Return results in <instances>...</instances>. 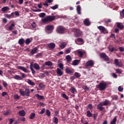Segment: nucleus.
<instances>
[{
  "mask_svg": "<svg viewBox=\"0 0 124 124\" xmlns=\"http://www.w3.org/2000/svg\"><path fill=\"white\" fill-rule=\"evenodd\" d=\"M97 115H98L97 113H94L93 114V119L94 120H96L97 119Z\"/></svg>",
  "mask_w": 124,
  "mask_h": 124,
  "instance_id": "56",
  "label": "nucleus"
},
{
  "mask_svg": "<svg viewBox=\"0 0 124 124\" xmlns=\"http://www.w3.org/2000/svg\"><path fill=\"white\" fill-rule=\"evenodd\" d=\"M110 104L111 103L110 102V101L108 100H105L103 102H100V105L102 106H108V105H110Z\"/></svg>",
  "mask_w": 124,
  "mask_h": 124,
  "instance_id": "11",
  "label": "nucleus"
},
{
  "mask_svg": "<svg viewBox=\"0 0 124 124\" xmlns=\"http://www.w3.org/2000/svg\"><path fill=\"white\" fill-rule=\"evenodd\" d=\"M2 84L4 88L7 87V83L5 82V81H2Z\"/></svg>",
  "mask_w": 124,
  "mask_h": 124,
  "instance_id": "57",
  "label": "nucleus"
},
{
  "mask_svg": "<svg viewBox=\"0 0 124 124\" xmlns=\"http://www.w3.org/2000/svg\"><path fill=\"white\" fill-rule=\"evenodd\" d=\"M74 34L76 37H80L83 34V32L80 30L78 29V28H74Z\"/></svg>",
  "mask_w": 124,
  "mask_h": 124,
  "instance_id": "7",
  "label": "nucleus"
},
{
  "mask_svg": "<svg viewBox=\"0 0 124 124\" xmlns=\"http://www.w3.org/2000/svg\"><path fill=\"white\" fill-rule=\"evenodd\" d=\"M14 99L19 100V99H20V96L18 95V94H16L14 95Z\"/></svg>",
  "mask_w": 124,
  "mask_h": 124,
  "instance_id": "50",
  "label": "nucleus"
},
{
  "mask_svg": "<svg viewBox=\"0 0 124 124\" xmlns=\"http://www.w3.org/2000/svg\"><path fill=\"white\" fill-rule=\"evenodd\" d=\"M45 65L46 66H52L53 63L50 62V61H48L47 62H45Z\"/></svg>",
  "mask_w": 124,
  "mask_h": 124,
  "instance_id": "33",
  "label": "nucleus"
},
{
  "mask_svg": "<svg viewBox=\"0 0 124 124\" xmlns=\"http://www.w3.org/2000/svg\"><path fill=\"white\" fill-rule=\"evenodd\" d=\"M46 115L48 116L49 117L51 115V112L49 109H46Z\"/></svg>",
  "mask_w": 124,
  "mask_h": 124,
  "instance_id": "43",
  "label": "nucleus"
},
{
  "mask_svg": "<svg viewBox=\"0 0 124 124\" xmlns=\"http://www.w3.org/2000/svg\"><path fill=\"white\" fill-rule=\"evenodd\" d=\"M15 26V24L14 23H12L11 25L8 27V31H12L13 30V28Z\"/></svg>",
  "mask_w": 124,
  "mask_h": 124,
  "instance_id": "28",
  "label": "nucleus"
},
{
  "mask_svg": "<svg viewBox=\"0 0 124 124\" xmlns=\"http://www.w3.org/2000/svg\"><path fill=\"white\" fill-rule=\"evenodd\" d=\"M77 52L78 53V57L80 58H82L84 56V53L83 52L81 51V50H77Z\"/></svg>",
  "mask_w": 124,
  "mask_h": 124,
  "instance_id": "19",
  "label": "nucleus"
},
{
  "mask_svg": "<svg viewBox=\"0 0 124 124\" xmlns=\"http://www.w3.org/2000/svg\"><path fill=\"white\" fill-rule=\"evenodd\" d=\"M7 93L6 92H3V93H2V96L7 95Z\"/></svg>",
  "mask_w": 124,
  "mask_h": 124,
  "instance_id": "64",
  "label": "nucleus"
},
{
  "mask_svg": "<svg viewBox=\"0 0 124 124\" xmlns=\"http://www.w3.org/2000/svg\"><path fill=\"white\" fill-rule=\"evenodd\" d=\"M17 69H20L21 70H22L23 72H26L27 73L28 72V70L26 68L24 67L23 66H18L17 67Z\"/></svg>",
  "mask_w": 124,
  "mask_h": 124,
  "instance_id": "17",
  "label": "nucleus"
},
{
  "mask_svg": "<svg viewBox=\"0 0 124 124\" xmlns=\"http://www.w3.org/2000/svg\"><path fill=\"white\" fill-rule=\"evenodd\" d=\"M25 40L24 38H20L18 41V44L19 45L22 46L24 44Z\"/></svg>",
  "mask_w": 124,
  "mask_h": 124,
  "instance_id": "25",
  "label": "nucleus"
},
{
  "mask_svg": "<svg viewBox=\"0 0 124 124\" xmlns=\"http://www.w3.org/2000/svg\"><path fill=\"white\" fill-rule=\"evenodd\" d=\"M70 91L71 93H73V94H75V93L77 92L76 89L75 87H71L70 89Z\"/></svg>",
  "mask_w": 124,
  "mask_h": 124,
  "instance_id": "34",
  "label": "nucleus"
},
{
  "mask_svg": "<svg viewBox=\"0 0 124 124\" xmlns=\"http://www.w3.org/2000/svg\"><path fill=\"white\" fill-rule=\"evenodd\" d=\"M119 50L121 51V52H124V47H119Z\"/></svg>",
  "mask_w": 124,
  "mask_h": 124,
  "instance_id": "55",
  "label": "nucleus"
},
{
  "mask_svg": "<svg viewBox=\"0 0 124 124\" xmlns=\"http://www.w3.org/2000/svg\"><path fill=\"white\" fill-rule=\"evenodd\" d=\"M123 90H124V88L122 87L121 86H120L118 87V90L119 92H122Z\"/></svg>",
  "mask_w": 124,
  "mask_h": 124,
  "instance_id": "59",
  "label": "nucleus"
},
{
  "mask_svg": "<svg viewBox=\"0 0 124 124\" xmlns=\"http://www.w3.org/2000/svg\"><path fill=\"white\" fill-rule=\"evenodd\" d=\"M39 87L40 88L42 89L45 88V85L43 83H40Z\"/></svg>",
  "mask_w": 124,
  "mask_h": 124,
  "instance_id": "46",
  "label": "nucleus"
},
{
  "mask_svg": "<svg viewBox=\"0 0 124 124\" xmlns=\"http://www.w3.org/2000/svg\"><path fill=\"white\" fill-rule=\"evenodd\" d=\"M80 60L76 59L75 60L73 61L72 62V64L74 66H77V65L79 64L80 63Z\"/></svg>",
  "mask_w": 124,
  "mask_h": 124,
  "instance_id": "20",
  "label": "nucleus"
},
{
  "mask_svg": "<svg viewBox=\"0 0 124 124\" xmlns=\"http://www.w3.org/2000/svg\"><path fill=\"white\" fill-rule=\"evenodd\" d=\"M34 68L36 69V70H38L39 69H40V67L38 63H34Z\"/></svg>",
  "mask_w": 124,
  "mask_h": 124,
  "instance_id": "27",
  "label": "nucleus"
},
{
  "mask_svg": "<svg viewBox=\"0 0 124 124\" xmlns=\"http://www.w3.org/2000/svg\"><path fill=\"white\" fill-rule=\"evenodd\" d=\"M38 48L37 47H35L33 49H32L31 51V54H32V55H33V54H36L37 51H38Z\"/></svg>",
  "mask_w": 124,
  "mask_h": 124,
  "instance_id": "18",
  "label": "nucleus"
},
{
  "mask_svg": "<svg viewBox=\"0 0 124 124\" xmlns=\"http://www.w3.org/2000/svg\"><path fill=\"white\" fill-rule=\"evenodd\" d=\"M18 115H20L22 117L25 116L26 115L25 111H24V109H22L21 110L19 111L18 112Z\"/></svg>",
  "mask_w": 124,
  "mask_h": 124,
  "instance_id": "22",
  "label": "nucleus"
},
{
  "mask_svg": "<svg viewBox=\"0 0 124 124\" xmlns=\"http://www.w3.org/2000/svg\"><path fill=\"white\" fill-rule=\"evenodd\" d=\"M31 41L30 38H27L25 41V44H26V45H29V44H31Z\"/></svg>",
  "mask_w": 124,
  "mask_h": 124,
  "instance_id": "36",
  "label": "nucleus"
},
{
  "mask_svg": "<svg viewBox=\"0 0 124 124\" xmlns=\"http://www.w3.org/2000/svg\"><path fill=\"white\" fill-rule=\"evenodd\" d=\"M66 60H67V62H70L72 60L71 56L70 55H68L66 56Z\"/></svg>",
  "mask_w": 124,
  "mask_h": 124,
  "instance_id": "26",
  "label": "nucleus"
},
{
  "mask_svg": "<svg viewBox=\"0 0 124 124\" xmlns=\"http://www.w3.org/2000/svg\"><path fill=\"white\" fill-rule=\"evenodd\" d=\"M45 30H46V33H47L48 34H50V33H52L53 32V31L54 30L53 25H47L45 27Z\"/></svg>",
  "mask_w": 124,
  "mask_h": 124,
  "instance_id": "6",
  "label": "nucleus"
},
{
  "mask_svg": "<svg viewBox=\"0 0 124 124\" xmlns=\"http://www.w3.org/2000/svg\"><path fill=\"white\" fill-rule=\"evenodd\" d=\"M117 122V117L115 116L114 119L111 121L110 124H116V122Z\"/></svg>",
  "mask_w": 124,
  "mask_h": 124,
  "instance_id": "37",
  "label": "nucleus"
},
{
  "mask_svg": "<svg viewBox=\"0 0 124 124\" xmlns=\"http://www.w3.org/2000/svg\"><path fill=\"white\" fill-rule=\"evenodd\" d=\"M27 82L30 85H31V86L35 85V83L33 82V81H32V80L28 79Z\"/></svg>",
  "mask_w": 124,
  "mask_h": 124,
  "instance_id": "30",
  "label": "nucleus"
},
{
  "mask_svg": "<svg viewBox=\"0 0 124 124\" xmlns=\"http://www.w3.org/2000/svg\"><path fill=\"white\" fill-rule=\"evenodd\" d=\"M113 99L115 100H118V97L117 95H114L113 97Z\"/></svg>",
  "mask_w": 124,
  "mask_h": 124,
  "instance_id": "63",
  "label": "nucleus"
},
{
  "mask_svg": "<svg viewBox=\"0 0 124 124\" xmlns=\"http://www.w3.org/2000/svg\"><path fill=\"white\" fill-rule=\"evenodd\" d=\"M87 116L89 117V118L93 116L92 113H91V112H90V110L87 111Z\"/></svg>",
  "mask_w": 124,
  "mask_h": 124,
  "instance_id": "39",
  "label": "nucleus"
},
{
  "mask_svg": "<svg viewBox=\"0 0 124 124\" xmlns=\"http://www.w3.org/2000/svg\"><path fill=\"white\" fill-rule=\"evenodd\" d=\"M45 111H46V108H43L41 112H40V113L41 114H44V113H45Z\"/></svg>",
  "mask_w": 124,
  "mask_h": 124,
  "instance_id": "53",
  "label": "nucleus"
},
{
  "mask_svg": "<svg viewBox=\"0 0 124 124\" xmlns=\"http://www.w3.org/2000/svg\"><path fill=\"white\" fill-rule=\"evenodd\" d=\"M94 62H93V60H90L86 62V66H91V67H92L94 66Z\"/></svg>",
  "mask_w": 124,
  "mask_h": 124,
  "instance_id": "12",
  "label": "nucleus"
},
{
  "mask_svg": "<svg viewBox=\"0 0 124 124\" xmlns=\"http://www.w3.org/2000/svg\"><path fill=\"white\" fill-rule=\"evenodd\" d=\"M9 9H10L9 7L6 6V7H2L1 11L2 12H6V11H7V10H9Z\"/></svg>",
  "mask_w": 124,
  "mask_h": 124,
  "instance_id": "31",
  "label": "nucleus"
},
{
  "mask_svg": "<svg viewBox=\"0 0 124 124\" xmlns=\"http://www.w3.org/2000/svg\"><path fill=\"white\" fill-rule=\"evenodd\" d=\"M53 122L55 124H58V123H59V119L57 118V117H54Z\"/></svg>",
  "mask_w": 124,
  "mask_h": 124,
  "instance_id": "35",
  "label": "nucleus"
},
{
  "mask_svg": "<svg viewBox=\"0 0 124 124\" xmlns=\"http://www.w3.org/2000/svg\"><path fill=\"white\" fill-rule=\"evenodd\" d=\"M62 97H63V98L65 99V100H68L69 99V97H68V96L66 95V94L65 93L62 94Z\"/></svg>",
  "mask_w": 124,
  "mask_h": 124,
  "instance_id": "45",
  "label": "nucleus"
},
{
  "mask_svg": "<svg viewBox=\"0 0 124 124\" xmlns=\"http://www.w3.org/2000/svg\"><path fill=\"white\" fill-rule=\"evenodd\" d=\"M36 97L37 98H38L39 100H43L44 99V96L40 95L39 94H37Z\"/></svg>",
  "mask_w": 124,
  "mask_h": 124,
  "instance_id": "38",
  "label": "nucleus"
},
{
  "mask_svg": "<svg viewBox=\"0 0 124 124\" xmlns=\"http://www.w3.org/2000/svg\"><path fill=\"white\" fill-rule=\"evenodd\" d=\"M114 64L116 65V66H118L119 67L121 66L120 63H119V59H115Z\"/></svg>",
  "mask_w": 124,
  "mask_h": 124,
  "instance_id": "32",
  "label": "nucleus"
},
{
  "mask_svg": "<svg viewBox=\"0 0 124 124\" xmlns=\"http://www.w3.org/2000/svg\"><path fill=\"white\" fill-rule=\"evenodd\" d=\"M98 29L100 31H101V33L106 34V33H108V31L106 29V28H105L104 26H98Z\"/></svg>",
  "mask_w": 124,
  "mask_h": 124,
  "instance_id": "10",
  "label": "nucleus"
},
{
  "mask_svg": "<svg viewBox=\"0 0 124 124\" xmlns=\"http://www.w3.org/2000/svg\"><path fill=\"white\" fill-rule=\"evenodd\" d=\"M97 109H98L100 111H102L105 109L104 107L102 106V105H100V103L97 106Z\"/></svg>",
  "mask_w": 124,
  "mask_h": 124,
  "instance_id": "23",
  "label": "nucleus"
},
{
  "mask_svg": "<svg viewBox=\"0 0 124 124\" xmlns=\"http://www.w3.org/2000/svg\"><path fill=\"white\" fill-rule=\"evenodd\" d=\"M35 118V113L34 112H32L30 115V119H33V118Z\"/></svg>",
  "mask_w": 124,
  "mask_h": 124,
  "instance_id": "40",
  "label": "nucleus"
},
{
  "mask_svg": "<svg viewBox=\"0 0 124 124\" xmlns=\"http://www.w3.org/2000/svg\"><path fill=\"white\" fill-rule=\"evenodd\" d=\"M59 67L60 68V69H63L64 67H63V65L62 63H59Z\"/></svg>",
  "mask_w": 124,
  "mask_h": 124,
  "instance_id": "51",
  "label": "nucleus"
},
{
  "mask_svg": "<svg viewBox=\"0 0 124 124\" xmlns=\"http://www.w3.org/2000/svg\"><path fill=\"white\" fill-rule=\"evenodd\" d=\"M31 27L33 28V29H35V28H36V24L35 22H32V23L31 24Z\"/></svg>",
  "mask_w": 124,
  "mask_h": 124,
  "instance_id": "49",
  "label": "nucleus"
},
{
  "mask_svg": "<svg viewBox=\"0 0 124 124\" xmlns=\"http://www.w3.org/2000/svg\"><path fill=\"white\" fill-rule=\"evenodd\" d=\"M46 13H42L39 14V17H44L46 16Z\"/></svg>",
  "mask_w": 124,
  "mask_h": 124,
  "instance_id": "47",
  "label": "nucleus"
},
{
  "mask_svg": "<svg viewBox=\"0 0 124 124\" xmlns=\"http://www.w3.org/2000/svg\"><path fill=\"white\" fill-rule=\"evenodd\" d=\"M108 49H109V51H110V52H113L114 51H118V49H117L116 47H109Z\"/></svg>",
  "mask_w": 124,
  "mask_h": 124,
  "instance_id": "29",
  "label": "nucleus"
},
{
  "mask_svg": "<svg viewBox=\"0 0 124 124\" xmlns=\"http://www.w3.org/2000/svg\"><path fill=\"white\" fill-rule=\"evenodd\" d=\"M74 76L76 77V78H80V77L81 76L80 74H79V73L78 72H75L74 74Z\"/></svg>",
  "mask_w": 124,
  "mask_h": 124,
  "instance_id": "42",
  "label": "nucleus"
},
{
  "mask_svg": "<svg viewBox=\"0 0 124 124\" xmlns=\"http://www.w3.org/2000/svg\"><path fill=\"white\" fill-rule=\"evenodd\" d=\"M19 12L16 11L13 13H11V14H4V17H6L7 18H14L15 17V16H19Z\"/></svg>",
  "mask_w": 124,
  "mask_h": 124,
  "instance_id": "4",
  "label": "nucleus"
},
{
  "mask_svg": "<svg viewBox=\"0 0 124 124\" xmlns=\"http://www.w3.org/2000/svg\"><path fill=\"white\" fill-rule=\"evenodd\" d=\"M65 73L69 74V75H72L74 73L73 71L71 70V69H69V68H66L65 69Z\"/></svg>",
  "mask_w": 124,
  "mask_h": 124,
  "instance_id": "15",
  "label": "nucleus"
},
{
  "mask_svg": "<svg viewBox=\"0 0 124 124\" xmlns=\"http://www.w3.org/2000/svg\"><path fill=\"white\" fill-rule=\"evenodd\" d=\"M100 58L103 59L105 62H108L110 60V58L105 53H100Z\"/></svg>",
  "mask_w": 124,
  "mask_h": 124,
  "instance_id": "9",
  "label": "nucleus"
},
{
  "mask_svg": "<svg viewBox=\"0 0 124 124\" xmlns=\"http://www.w3.org/2000/svg\"><path fill=\"white\" fill-rule=\"evenodd\" d=\"M65 46H66V45H65L64 44H61V45H60V47L61 48H65Z\"/></svg>",
  "mask_w": 124,
  "mask_h": 124,
  "instance_id": "61",
  "label": "nucleus"
},
{
  "mask_svg": "<svg viewBox=\"0 0 124 124\" xmlns=\"http://www.w3.org/2000/svg\"><path fill=\"white\" fill-rule=\"evenodd\" d=\"M58 7H59L58 4H55V5L52 6V7H50V8L52 10H56V9H57Z\"/></svg>",
  "mask_w": 124,
  "mask_h": 124,
  "instance_id": "41",
  "label": "nucleus"
},
{
  "mask_svg": "<svg viewBox=\"0 0 124 124\" xmlns=\"http://www.w3.org/2000/svg\"><path fill=\"white\" fill-rule=\"evenodd\" d=\"M19 92L21 95L23 97H25V96L29 97L30 96V93H31L29 89H26L25 91L22 89H19Z\"/></svg>",
  "mask_w": 124,
  "mask_h": 124,
  "instance_id": "1",
  "label": "nucleus"
},
{
  "mask_svg": "<svg viewBox=\"0 0 124 124\" xmlns=\"http://www.w3.org/2000/svg\"><path fill=\"white\" fill-rule=\"evenodd\" d=\"M71 51V48H68L67 50H66L65 53L66 54H69Z\"/></svg>",
  "mask_w": 124,
  "mask_h": 124,
  "instance_id": "54",
  "label": "nucleus"
},
{
  "mask_svg": "<svg viewBox=\"0 0 124 124\" xmlns=\"http://www.w3.org/2000/svg\"><path fill=\"white\" fill-rule=\"evenodd\" d=\"M117 27L120 30H123L124 28V25H123L122 22H117Z\"/></svg>",
  "mask_w": 124,
  "mask_h": 124,
  "instance_id": "13",
  "label": "nucleus"
},
{
  "mask_svg": "<svg viewBox=\"0 0 124 124\" xmlns=\"http://www.w3.org/2000/svg\"><path fill=\"white\" fill-rule=\"evenodd\" d=\"M96 87L97 88H99L100 91H103V90H106V89L107 88L108 83L105 82H100L99 84H98V85H96Z\"/></svg>",
  "mask_w": 124,
  "mask_h": 124,
  "instance_id": "2",
  "label": "nucleus"
},
{
  "mask_svg": "<svg viewBox=\"0 0 124 124\" xmlns=\"http://www.w3.org/2000/svg\"><path fill=\"white\" fill-rule=\"evenodd\" d=\"M55 16H48L42 19L43 23H47L48 22H52L53 20H55Z\"/></svg>",
  "mask_w": 124,
  "mask_h": 124,
  "instance_id": "3",
  "label": "nucleus"
},
{
  "mask_svg": "<svg viewBox=\"0 0 124 124\" xmlns=\"http://www.w3.org/2000/svg\"><path fill=\"white\" fill-rule=\"evenodd\" d=\"M120 16L121 17H124V9H123V10L120 12Z\"/></svg>",
  "mask_w": 124,
  "mask_h": 124,
  "instance_id": "48",
  "label": "nucleus"
},
{
  "mask_svg": "<svg viewBox=\"0 0 124 124\" xmlns=\"http://www.w3.org/2000/svg\"><path fill=\"white\" fill-rule=\"evenodd\" d=\"M66 30V28L62 26H58L56 29L57 32L60 34H63L64 33Z\"/></svg>",
  "mask_w": 124,
  "mask_h": 124,
  "instance_id": "5",
  "label": "nucleus"
},
{
  "mask_svg": "<svg viewBox=\"0 0 124 124\" xmlns=\"http://www.w3.org/2000/svg\"><path fill=\"white\" fill-rule=\"evenodd\" d=\"M46 66V65H45V64H42L41 66V69H42V70H44V69H45Z\"/></svg>",
  "mask_w": 124,
  "mask_h": 124,
  "instance_id": "62",
  "label": "nucleus"
},
{
  "mask_svg": "<svg viewBox=\"0 0 124 124\" xmlns=\"http://www.w3.org/2000/svg\"><path fill=\"white\" fill-rule=\"evenodd\" d=\"M57 74L58 75V76H62L63 75V72L61 70V69H59V68H57Z\"/></svg>",
  "mask_w": 124,
  "mask_h": 124,
  "instance_id": "16",
  "label": "nucleus"
},
{
  "mask_svg": "<svg viewBox=\"0 0 124 124\" xmlns=\"http://www.w3.org/2000/svg\"><path fill=\"white\" fill-rule=\"evenodd\" d=\"M77 41H78V42H81L82 44H84V40L82 38H78Z\"/></svg>",
  "mask_w": 124,
  "mask_h": 124,
  "instance_id": "44",
  "label": "nucleus"
},
{
  "mask_svg": "<svg viewBox=\"0 0 124 124\" xmlns=\"http://www.w3.org/2000/svg\"><path fill=\"white\" fill-rule=\"evenodd\" d=\"M82 88L85 90H89V87L87 86H83Z\"/></svg>",
  "mask_w": 124,
  "mask_h": 124,
  "instance_id": "60",
  "label": "nucleus"
},
{
  "mask_svg": "<svg viewBox=\"0 0 124 124\" xmlns=\"http://www.w3.org/2000/svg\"><path fill=\"white\" fill-rule=\"evenodd\" d=\"M20 75H21V76L19 75L14 76V79H16V80H22L23 79H24L26 77L24 73H20Z\"/></svg>",
  "mask_w": 124,
  "mask_h": 124,
  "instance_id": "8",
  "label": "nucleus"
},
{
  "mask_svg": "<svg viewBox=\"0 0 124 124\" xmlns=\"http://www.w3.org/2000/svg\"><path fill=\"white\" fill-rule=\"evenodd\" d=\"M84 25L86 26H89L91 25L90 22L89 21V19L88 18L85 19V20L84 21Z\"/></svg>",
  "mask_w": 124,
  "mask_h": 124,
  "instance_id": "21",
  "label": "nucleus"
},
{
  "mask_svg": "<svg viewBox=\"0 0 124 124\" xmlns=\"http://www.w3.org/2000/svg\"><path fill=\"white\" fill-rule=\"evenodd\" d=\"M88 107L90 109H93V106L92 105V104H89V105H88Z\"/></svg>",
  "mask_w": 124,
  "mask_h": 124,
  "instance_id": "58",
  "label": "nucleus"
},
{
  "mask_svg": "<svg viewBox=\"0 0 124 124\" xmlns=\"http://www.w3.org/2000/svg\"><path fill=\"white\" fill-rule=\"evenodd\" d=\"M115 71H116V73L122 74V72H121V71L120 70V69H115Z\"/></svg>",
  "mask_w": 124,
  "mask_h": 124,
  "instance_id": "52",
  "label": "nucleus"
},
{
  "mask_svg": "<svg viewBox=\"0 0 124 124\" xmlns=\"http://www.w3.org/2000/svg\"><path fill=\"white\" fill-rule=\"evenodd\" d=\"M48 48H50V49H53L55 48L56 45L54 43H50L47 44Z\"/></svg>",
  "mask_w": 124,
  "mask_h": 124,
  "instance_id": "14",
  "label": "nucleus"
},
{
  "mask_svg": "<svg viewBox=\"0 0 124 124\" xmlns=\"http://www.w3.org/2000/svg\"><path fill=\"white\" fill-rule=\"evenodd\" d=\"M77 13L78 15H81V6L78 5L77 6Z\"/></svg>",
  "mask_w": 124,
  "mask_h": 124,
  "instance_id": "24",
  "label": "nucleus"
}]
</instances>
